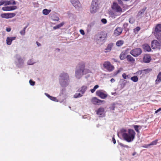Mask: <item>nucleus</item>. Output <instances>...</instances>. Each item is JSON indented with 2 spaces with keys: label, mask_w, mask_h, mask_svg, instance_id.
Returning a JSON list of instances; mask_svg holds the SVG:
<instances>
[{
  "label": "nucleus",
  "mask_w": 161,
  "mask_h": 161,
  "mask_svg": "<svg viewBox=\"0 0 161 161\" xmlns=\"http://www.w3.org/2000/svg\"><path fill=\"white\" fill-rule=\"evenodd\" d=\"M122 136L124 139L128 142L133 141L135 138L136 133L134 130L129 129L127 130H122Z\"/></svg>",
  "instance_id": "nucleus-1"
},
{
  "label": "nucleus",
  "mask_w": 161,
  "mask_h": 161,
  "mask_svg": "<svg viewBox=\"0 0 161 161\" xmlns=\"http://www.w3.org/2000/svg\"><path fill=\"white\" fill-rule=\"evenodd\" d=\"M85 64L83 62L79 64L77 67V69L75 71V76L78 77L81 74H86L90 72V71L88 69H85Z\"/></svg>",
  "instance_id": "nucleus-2"
},
{
  "label": "nucleus",
  "mask_w": 161,
  "mask_h": 161,
  "mask_svg": "<svg viewBox=\"0 0 161 161\" xmlns=\"http://www.w3.org/2000/svg\"><path fill=\"white\" fill-rule=\"evenodd\" d=\"M59 81L60 85L63 86H66L69 81V76L66 73H63L60 74Z\"/></svg>",
  "instance_id": "nucleus-3"
},
{
  "label": "nucleus",
  "mask_w": 161,
  "mask_h": 161,
  "mask_svg": "<svg viewBox=\"0 0 161 161\" xmlns=\"http://www.w3.org/2000/svg\"><path fill=\"white\" fill-rule=\"evenodd\" d=\"M153 33L156 38L159 41H161V24L156 25Z\"/></svg>",
  "instance_id": "nucleus-4"
},
{
  "label": "nucleus",
  "mask_w": 161,
  "mask_h": 161,
  "mask_svg": "<svg viewBox=\"0 0 161 161\" xmlns=\"http://www.w3.org/2000/svg\"><path fill=\"white\" fill-rule=\"evenodd\" d=\"M103 66L109 72L113 71L114 69V66L112 65L108 61H105L103 64Z\"/></svg>",
  "instance_id": "nucleus-5"
},
{
  "label": "nucleus",
  "mask_w": 161,
  "mask_h": 161,
  "mask_svg": "<svg viewBox=\"0 0 161 161\" xmlns=\"http://www.w3.org/2000/svg\"><path fill=\"white\" fill-rule=\"evenodd\" d=\"M142 51L141 48H137L131 50L130 53L135 57H137L140 55L142 53Z\"/></svg>",
  "instance_id": "nucleus-6"
},
{
  "label": "nucleus",
  "mask_w": 161,
  "mask_h": 161,
  "mask_svg": "<svg viewBox=\"0 0 161 161\" xmlns=\"http://www.w3.org/2000/svg\"><path fill=\"white\" fill-rule=\"evenodd\" d=\"M151 46L153 49H160L161 48V42L154 40L152 42Z\"/></svg>",
  "instance_id": "nucleus-7"
},
{
  "label": "nucleus",
  "mask_w": 161,
  "mask_h": 161,
  "mask_svg": "<svg viewBox=\"0 0 161 161\" xmlns=\"http://www.w3.org/2000/svg\"><path fill=\"white\" fill-rule=\"evenodd\" d=\"M107 36V34L104 33L102 36H97L96 38L98 42L103 43L105 42Z\"/></svg>",
  "instance_id": "nucleus-8"
},
{
  "label": "nucleus",
  "mask_w": 161,
  "mask_h": 161,
  "mask_svg": "<svg viewBox=\"0 0 161 161\" xmlns=\"http://www.w3.org/2000/svg\"><path fill=\"white\" fill-rule=\"evenodd\" d=\"M112 8L113 10L117 12H121L122 11V8L116 3H113Z\"/></svg>",
  "instance_id": "nucleus-9"
},
{
  "label": "nucleus",
  "mask_w": 161,
  "mask_h": 161,
  "mask_svg": "<svg viewBox=\"0 0 161 161\" xmlns=\"http://www.w3.org/2000/svg\"><path fill=\"white\" fill-rule=\"evenodd\" d=\"M96 95L102 99H105L107 97V95L103 92V90H99L96 92Z\"/></svg>",
  "instance_id": "nucleus-10"
},
{
  "label": "nucleus",
  "mask_w": 161,
  "mask_h": 161,
  "mask_svg": "<svg viewBox=\"0 0 161 161\" xmlns=\"http://www.w3.org/2000/svg\"><path fill=\"white\" fill-rule=\"evenodd\" d=\"M17 8V7L15 6H6L3 7L2 9L4 11H9L14 10Z\"/></svg>",
  "instance_id": "nucleus-11"
},
{
  "label": "nucleus",
  "mask_w": 161,
  "mask_h": 161,
  "mask_svg": "<svg viewBox=\"0 0 161 161\" xmlns=\"http://www.w3.org/2000/svg\"><path fill=\"white\" fill-rule=\"evenodd\" d=\"M104 101L97 99L96 97H93L92 100L91 102L94 104H100Z\"/></svg>",
  "instance_id": "nucleus-12"
},
{
  "label": "nucleus",
  "mask_w": 161,
  "mask_h": 161,
  "mask_svg": "<svg viewBox=\"0 0 161 161\" xmlns=\"http://www.w3.org/2000/svg\"><path fill=\"white\" fill-rule=\"evenodd\" d=\"M122 30L121 28L118 27L114 31V34L116 36H118L120 35L122 32Z\"/></svg>",
  "instance_id": "nucleus-13"
},
{
  "label": "nucleus",
  "mask_w": 161,
  "mask_h": 161,
  "mask_svg": "<svg viewBox=\"0 0 161 161\" xmlns=\"http://www.w3.org/2000/svg\"><path fill=\"white\" fill-rule=\"evenodd\" d=\"M151 60V58L149 55H145L143 58V61L144 63H148Z\"/></svg>",
  "instance_id": "nucleus-14"
},
{
  "label": "nucleus",
  "mask_w": 161,
  "mask_h": 161,
  "mask_svg": "<svg viewBox=\"0 0 161 161\" xmlns=\"http://www.w3.org/2000/svg\"><path fill=\"white\" fill-rule=\"evenodd\" d=\"M97 6H98L97 5H95L94 4L93 5V4H92L90 9L91 12L92 13H95L97 11Z\"/></svg>",
  "instance_id": "nucleus-15"
},
{
  "label": "nucleus",
  "mask_w": 161,
  "mask_h": 161,
  "mask_svg": "<svg viewBox=\"0 0 161 161\" xmlns=\"http://www.w3.org/2000/svg\"><path fill=\"white\" fill-rule=\"evenodd\" d=\"M17 60L18 61L16 62V64L18 67H20L24 63L23 60L21 58H17Z\"/></svg>",
  "instance_id": "nucleus-16"
},
{
  "label": "nucleus",
  "mask_w": 161,
  "mask_h": 161,
  "mask_svg": "<svg viewBox=\"0 0 161 161\" xmlns=\"http://www.w3.org/2000/svg\"><path fill=\"white\" fill-rule=\"evenodd\" d=\"M15 37H7L6 39L7 44L8 45H11L12 41L15 40Z\"/></svg>",
  "instance_id": "nucleus-17"
},
{
  "label": "nucleus",
  "mask_w": 161,
  "mask_h": 161,
  "mask_svg": "<svg viewBox=\"0 0 161 161\" xmlns=\"http://www.w3.org/2000/svg\"><path fill=\"white\" fill-rule=\"evenodd\" d=\"M142 46V48L145 51L150 52L151 50L150 46L147 44H145Z\"/></svg>",
  "instance_id": "nucleus-18"
},
{
  "label": "nucleus",
  "mask_w": 161,
  "mask_h": 161,
  "mask_svg": "<svg viewBox=\"0 0 161 161\" xmlns=\"http://www.w3.org/2000/svg\"><path fill=\"white\" fill-rule=\"evenodd\" d=\"M71 3L75 8L79 6L80 3L78 0H70Z\"/></svg>",
  "instance_id": "nucleus-19"
},
{
  "label": "nucleus",
  "mask_w": 161,
  "mask_h": 161,
  "mask_svg": "<svg viewBox=\"0 0 161 161\" xmlns=\"http://www.w3.org/2000/svg\"><path fill=\"white\" fill-rule=\"evenodd\" d=\"M87 89V86H83L81 87L78 90V92L81 93L82 94H83L85 92Z\"/></svg>",
  "instance_id": "nucleus-20"
},
{
  "label": "nucleus",
  "mask_w": 161,
  "mask_h": 161,
  "mask_svg": "<svg viewBox=\"0 0 161 161\" xmlns=\"http://www.w3.org/2000/svg\"><path fill=\"white\" fill-rule=\"evenodd\" d=\"M161 81V71L159 73L157 76V79L155 81V83L158 84L160 83Z\"/></svg>",
  "instance_id": "nucleus-21"
},
{
  "label": "nucleus",
  "mask_w": 161,
  "mask_h": 161,
  "mask_svg": "<svg viewBox=\"0 0 161 161\" xmlns=\"http://www.w3.org/2000/svg\"><path fill=\"white\" fill-rule=\"evenodd\" d=\"M126 58L128 62L131 63H133L135 61V59L130 55H127Z\"/></svg>",
  "instance_id": "nucleus-22"
},
{
  "label": "nucleus",
  "mask_w": 161,
  "mask_h": 161,
  "mask_svg": "<svg viewBox=\"0 0 161 161\" xmlns=\"http://www.w3.org/2000/svg\"><path fill=\"white\" fill-rule=\"evenodd\" d=\"M113 45V44L112 43H111L108 45L107 48L105 49L106 53L110 52L111 50Z\"/></svg>",
  "instance_id": "nucleus-23"
},
{
  "label": "nucleus",
  "mask_w": 161,
  "mask_h": 161,
  "mask_svg": "<svg viewBox=\"0 0 161 161\" xmlns=\"http://www.w3.org/2000/svg\"><path fill=\"white\" fill-rule=\"evenodd\" d=\"M127 54V52L126 51H123L120 53L119 58L121 60H124L126 58V55Z\"/></svg>",
  "instance_id": "nucleus-24"
},
{
  "label": "nucleus",
  "mask_w": 161,
  "mask_h": 161,
  "mask_svg": "<svg viewBox=\"0 0 161 161\" xmlns=\"http://www.w3.org/2000/svg\"><path fill=\"white\" fill-rule=\"evenodd\" d=\"M104 112V109L103 108H99L97 111V114L100 115H102Z\"/></svg>",
  "instance_id": "nucleus-25"
},
{
  "label": "nucleus",
  "mask_w": 161,
  "mask_h": 161,
  "mask_svg": "<svg viewBox=\"0 0 161 161\" xmlns=\"http://www.w3.org/2000/svg\"><path fill=\"white\" fill-rule=\"evenodd\" d=\"M147 8L146 7H145L142 9L140 10L138 13L137 16V17H141L142 14L144 13Z\"/></svg>",
  "instance_id": "nucleus-26"
},
{
  "label": "nucleus",
  "mask_w": 161,
  "mask_h": 161,
  "mask_svg": "<svg viewBox=\"0 0 161 161\" xmlns=\"http://www.w3.org/2000/svg\"><path fill=\"white\" fill-rule=\"evenodd\" d=\"M16 3L15 1L11 0L6 2L5 5H15Z\"/></svg>",
  "instance_id": "nucleus-27"
},
{
  "label": "nucleus",
  "mask_w": 161,
  "mask_h": 161,
  "mask_svg": "<svg viewBox=\"0 0 161 161\" xmlns=\"http://www.w3.org/2000/svg\"><path fill=\"white\" fill-rule=\"evenodd\" d=\"M152 70V69L148 68L142 70L141 72L142 73H143L145 74H146L150 72Z\"/></svg>",
  "instance_id": "nucleus-28"
},
{
  "label": "nucleus",
  "mask_w": 161,
  "mask_h": 161,
  "mask_svg": "<svg viewBox=\"0 0 161 161\" xmlns=\"http://www.w3.org/2000/svg\"><path fill=\"white\" fill-rule=\"evenodd\" d=\"M124 41L122 40L118 41L116 43V45L118 47H120L124 43Z\"/></svg>",
  "instance_id": "nucleus-29"
},
{
  "label": "nucleus",
  "mask_w": 161,
  "mask_h": 161,
  "mask_svg": "<svg viewBox=\"0 0 161 161\" xmlns=\"http://www.w3.org/2000/svg\"><path fill=\"white\" fill-rule=\"evenodd\" d=\"M64 22H62L61 23H60L59 24L57 25L54 26L53 27V29L54 30H56L57 29H58L60 27L64 25Z\"/></svg>",
  "instance_id": "nucleus-30"
},
{
  "label": "nucleus",
  "mask_w": 161,
  "mask_h": 161,
  "mask_svg": "<svg viewBox=\"0 0 161 161\" xmlns=\"http://www.w3.org/2000/svg\"><path fill=\"white\" fill-rule=\"evenodd\" d=\"M158 141V140H156L155 141H153L150 144H148L147 145V146H145V147H144L147 148L148 146H149L151 145H156L157 144Z\"/></svg>",
  "instance_id": "nucleus-31"
},
{
  "label": "nucleus",
  "mask_w": 161,
  "mask_h": 161,
  "mask_svg": "<svg viewBox=\"0 0 161 161\" xmlns=\"http://www.w3.org/2000/svg\"><path fill=\"white\" fill-rule=\"evenodd\" d=\"M51 11L50 9H45L42 11L43 14L45 15H48Z\"/></svg>",
  "instance_id": "nucleus-32"
},
{
  "label": "nucleus",
  "mask_w": 161,
  "mask_h": 161,
  "mask_svg": "<svg viewBox=\"0 0 161 161\" xmlns=\"http://www.w3.org/2000/svg\"><path fill=\"white\" fill-rule=\"evenodd\" d=\"M130 79L131 80L133 81L134 82H136L138 81V78L137 76H135L133 77H132L130 78Z\"/></svg>",
  "instance_id": "nucleus-33"
},
{
  "label": "nucleus",
  "mask_w": 161,
  "mask_h": 161,
  "mask_svg": "<svg viewBox=\"0 0 161 161\" xmlns=\"http://www.w3.org/2000/svg\"><path fill=\"white\" fill-rule=\"evenodd\" d=\"M140 127L141 129V127L139 125H134V128L135 129V130L136 131V132L138 133H139V128Z\"/></svg>",
  "instance_id": "nucleus-34"
},
{
  "label": "nucleus",
  "mask_w": 161,
  "mask_h": 161,
  "mask_svg": "<svg viewBox=\"0 0 161 161\" xmlns=\"http://www.w3.org/2000/svg\"><path fill=\"white\" fill-rule=\"evenodd\" d=\"M16 15V14L14 13H8V19L12 18Z\"/></svg>",
  "instance_id": "nucleus-35"
},
{
  "label": "nucleus",
  "mask_w": 161,
  "mask_h": 161,
  "mask_svg": "<svg viewBox=\"0 0 161 161\" xmlns=\"http://www.w3.org/2000/svg\"><path fill=\"white\" fill-rule=\"evenodd\" d=\"M82 96V94L80 93H75L74 96V97L75 98L80 97Z\"/></svg>",
  "instance_id": "nucleus-36"
},
{
  "label": "nucleus",
  "mask_w": 161,
  "mask_h": 161,
  "mask_svg": "<svg viewBox=\"0 0 161 161\" xmlns=\"http://www.w3.org/2000/svg\"><path fill=\"white\" fill-rule=\"evenodd\" d=\"M99 87V86L98 85H95L93 88V89H92L90 90V91L92 93L94 92L97 89V88H98Z\"/></svg>",
  "instance_id": "nucleus-37"
},
{
  "label": "nucleus",
  "mask_w": 161,
  "mask_h": 161,
  "mask_svg": "<svg viewBox=\"0 0 161 161\" xmlns=\"http://www.w3.org/2000/svg\"><path fill=\"white\" fill-rule=\"evenodd\" d=\"M1 17L4 18L8 19V13H4L1 14Z\"/></svg>",
  "instance_id": "nucleus-38"
},
{
  "label": "nucleus",
  "mask_w": 161,
  "mask_h": 161,
  "mask_svg": "<svg viewBox=\"0 0 161 161\" xmlns=\"http://www.w3.org/2000/svg\"><path fill=\"white\" fill-rule=\"evenodd\" d=\"M122 77L124 79H126L127 78H130V75H127L125 73H123L122 74Z\"/></svg>",
  "instance_id": "nucleus-39"
},
{
  "label": "nucleus",
  "mask_w": 161,
  "mask_h": 161,
  "mask_svg": "<svg viewBox=\"0 0 161 161\" xmlns=\"http://www.w3.org/2000/svg\"><path fill=\"white\" fill-rule=\"evenodd\" d=\"M27 26L25 27L23 30L21 31L20 32V34L22 35H24L25 33V31Z\"/></svg>",
  "instance_id": "nucleus-40"
},
{
  "label": "nucleus",
  "mask_w": 161,
  "mask_h": 161,
  "mask_svg": "<svg viewBox=\"0 0 161 161\" xmlns=\"http://www.w3.org/2000/svg\"><path fill=\"white\" fill-rule=\"evenodd\" d=\"M141 28L140 27H136L134 29V31L136 33L138 32L140 30Z\"/></svg>",
  "instance_id": "nucleus-41"
},
{
  "label": "nucleus",
  "mask_w": 161,
  "mask_h": 161,
  "mask_svg": "<svg viewBox=\"0 0 161 161\" xmlns=\"http://www.w3.org/2000/svg\"><path fill=\"white\" fill-rule=\"evenodd\" d=\"M98 0H93L92 2V4H94L95 5H96L98 6Z\"/></svg>",
  "instance_id": "nucleus-42"
},
{
  "label": "nucleus",
  "mask_w": 161,
  "mask_h": 161,
  "mask_svg": "<svg viewBox=\"0 0 161 161\" xmlns=\"http://www.w3.org/2000/svg\"><path fill=\"white\" fill-rule=\"evenodd\" d=\"M50 99L54 101L58 102V99L55 97L51 96V97H50Z\"/></svg>",
  "instance_id": "nucleus-43"
},
{
  "label": "nucleus",
  "mask_w": 161,
  "mask_h": 161,
  "mask_svg": "<svg viewBox=\"0 0 161 161\" xmlns=\"http://www.w3.org/2000/svg\"><path fill=\"white\" fill-rule=\"evenodd\" d=\"M29 83L30 84L31 86H34L35 84V82L31 80H29Z\"/></svg>",
  "instance_id": "nucleus-44"
},
{
  "label": "nucleus",
  "mask_w": 161,
  "mask_h": 161,
  "mask_svg": "<svg viewBox=\"0 0 161 161\" xmlns=\"http://www.w3.org/2000/svg\"><path fill=\"white\" fill-rule=\"evenodd\" d=\"M120 145L122 147H126L127 148H128L129 147L128 146V145H124V144H122V143H120Z\"/></svg>",
  "instance_id": "nucleus-45"
},
{
  "label": "nucleus",
  "mask_w": 161,
  "mask_h": 161,
  "mask_svg": "<svg viewBox=\"0 0 161 161\" xmlns=\"http://www.w3.org/2000/svg\"><path fill=\"white\" fill-rule=\"evenodd\" d=\"M102 22L104 24L107 23V21L105 19H103L101 20Z\"/></svg>",
  "instance_id": "nucleus-46"
},
{
  "label": "nucleus",
  "mask_w": 161,
  "mask_h": 161,
  "mask_svg": "<svg viewBox=\"0 0 161 161\" xmlns=\"http://www.w3.org/2000/svg\"><path fill=\"white\" fill-rule=\"evenodd\" d=\"M6 2L5 1H0V6L2 5H3L4 3H6Z\"/></svg>",
  "instance_id": "nucleus-47"
},
{
  "label": "nucleus",
  "mask_w": 161,
  "mask_h": 161,
  "mask_svg": "<svg viewBox=\"0 0 161 161\" xmlns=\"http://www.w3.org/2000/svg\"><path fill=\"white\" fill-rule=\"evenodd\" d=\"M112 141L113 142L114 144H115L116 143V140L114 137V136L112 138Z\"/></svg>",
  "instance_id": "nucleus-48"
},
{
  "label": "nucleus",
  "mask_w": 161,
  "mask_h": 161,
  "mask_svg": "<svg viewBox=\"0 0 161 161\" xmlns=\"http://www.w3.org/2000/svg\"><path fill=\"white\" fill-rule=\"evenodd\" d=\"M80 33L82 35H84L85 34L84 31L83 30H80Z\"/></svg>",
  "instance_id": "nucleus-49"
},
{
  "label": "nucleus",
  "mask_w": 161,
  "mask_h": 161,
  "mask_svg": "<svg viewBox=\"0 0 161 161\" xmlns=\"http://www.w3.org/2000/svg\"><path fill=\"white\" fill-rule=\"evenodd\" d=\"M128 24L127 23H125L123 25V27L124 28H126V27L128 26Z\"/></svg>",
  "instance_id": "nucleus-50"
},
{
  "label": "nucleus",
  "mask_w": 161,
  "mask_h": 161,
  "mask_svg": "<svg viewBox=\"0 0 161 161\" xmlns=\"http://www.w3.org/2000/svg\"><path fill=\"white\" fill-rule=\"evenodd\" d=\"M52 20L53 21H58L59 20V18L58 17H56L55 19H53Z\"/></svg>",
  "instance_id": "nucleus-51"
},
{
  "label": "nucleus",
  "mask_w": 161,
  "mask_h": 161,
  "mask_svg": "<svg viewBox=\"0 0 161 161\" xmlns=\"http://www.w3.org/2000/svg\"><path fill=\"white\" fill-rule=\"evenodd\" d=\"M118 2L121 5H122L123 4V2L121 1V0H118Z\"/></svg>",
  "instance_id": "nucleus-52"
},
{
  "label": "nucleus",
  "mask_w": 161,
  "mask_h": 161,
  "mask_svg": "<svg viewBox=\"0 0 161 161\" xmlns=\"http://www.w3.org/2000/svg\"><path fill=\"white\" fill-rule=\"evenodd\" d=\"M31 60H30L29 61H28V65H32L34 64V63L33 62H31Z\"/></svg>",
  "instance_id": "nucleus-53"
},
{
  "label": "nucleus",
  "mask_w": 161,
  "mask_h": 161,
  "mask_svg": "<svg viewBox=\"0 0 161 161\" xmlns=\"http://www.w3.org/2000/svg\"><path fill=\"white\" fill-rule=\"evenodd\" d=\"M120 72V70H118L117 71H116L114 73H115V75H116L117 74L119 73Z\"/></svg>",
  "instance_id": "nucleus-54"
},
{
  "label": "nucleus",
  "mask_w": 161,
  "mask_h": 161,
  "mask_svg": "<svg viewBox=\"0 0 161 161\" xmlns=\"http://www.w3.org/2000/svg\"><path fill=\"white\" fill-rule=\"evenodd\" d=\"M161 110V108H160L158 109L156 111H155V113H157L158 112L160 111Z\"/></svg>",
  "instance_id": "nucleus-55"
},
{
  "label": "nucleus",
  "mask_w": 161,
  "mask_h": 161,
  "mask_svg": "<svg viewBox=\"0 0 161 161\" xmlns=\"http://www.w3.org/2000/svg\"><path fill=\"white\" fill-rule=\"evenodd\" d=\"M36 44H37V46H38V47H39V46H41V44L40 43H39L38 42H36Z\"/></svg>",
  "instance_id": "nucleus-56"
},
{
  "label": "nucleus",
  "mask_w": 161,
  "mask_h": 161,
  "mask_svg": "<svg viewBox=\"0 0 161 161\" xmlns=\"http://www.w3.org/2000/svg\"><path fill=\"white\" fill-rule=\"evenodd\" d=\"M11 28H7L6 29V31H8V32H9V31H11Z\"/></svg>",
  "instance_id": "nucleus-57"
},
{
  "label": "nucleus",
  "mask_w": 161,
  "mask_h": 161,
  "mask_svg": "<svg viewBox=\"0 0 161 161\" xmlns=\"http://www.w3.org/2000/svg\"><path fill=\"white\" fill-rule=\"evenodd\" d=\"M45 94L46 95V96L49 99L50 98V97H51L48 94L45 93Z\"/></svg>",
  "instance_id": "nucleus-58"
},
{
  "label": "nucleus",
  "mask_w": 161,
  "mask_h": 161,
  "mask_svg": "<svg viewBox=\"0 0 161 161\" xmlns=\"http://www.w3.org/2000/svg\"><path fill=\"white\" fill-rule=\"evenodd\" d=\"M45 94L46 95V96L49 99L50 98V97H51L48 94L45 93Z\"/></svg>",
  "instance_id": "nucleus-59"
},
{
  "label": "nucleus",
  "mask_w": 161,
  "mask_h": 161,
  "mask_svg": "<svg viewBox=\"0 0 161 161\" xmlns=\"http://www.w3.org/2000/svg\"><path fill=\"white\" fill-rule=\"evenodd\" d=\"M110 81L112 82H114L115 81V80L114 78H112L111 79Z\"/></svg>",
  "instance_id": "nucleus-60"
},
{
  "label": "nucleus",
  "mask_w": 161,
  "mask_h": 161,
  "mask_svg": "<svg viewBox=\"0 0 161 161\" xmlns=\"http://www.w3.org/2000/svg\"><path fill=\"white\" fill-rule=\"evenodd\" d=\"M129 22H130V23H131L130 22V20H129Z\"/></svg>",
  "instance_id": "nucleus-61"
},
{
  "label": "nucleus",
  "mask_w": 161,
  "mask_h": 161,
  "mask_svg": "<svg viewBox=\"0 0 161 161\" xmlns=\"http://www.w3.org/2000/svg\"><path fill=\"white\" fill-rule=\"evenodd\" d=\"M58 50L59 51V49H58Z\"/></svg>",
  "instance_id": "nucleus-62"
}]
</instances>
